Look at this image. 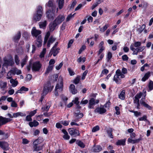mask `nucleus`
Here are the masks:
<instances>
[{
  "mask_svg": "<svg viewBox=\"0 0 153 153\" xmlns=\"http://www.w3.org/2000/svg\"><path fill=\"white\" fill-rule=\"evenodd\" d=\"M63 84L62 76L59 77L58 83L56 85L54 91V94L56 96L59 95V93H61L63 90Z\"/></svg>",
  "mask_w": 153,
  "mask_h": 153,
  "instance_id": "nucleus-1",
  "label": "nucleus"
},
{
  "mask_svg": "<svg viewBox=\"0 0 153 153\" xmlns=\"http://www.w3.org/2000/svg\"><path fill=\"white\" fill-rule=\"evenodd\" d=\"M53 88V86H51V83L50 82H48L46 84H45L43 90V95L41 97L40 101L42 102V101L44 98L43 96L47 94L49 91H51Z\"/></svg>",
  "mask_w": 153,
  "mask_h": 153,
  "instance_id": "nucleus-2",
  "label": "nucleus"
},
{
  "mask_svg": "<svg viewBox=\"0 0 153 153\" xmlns=\"http://www.w3.org/2000/svg\"><path fill=\"white\" fill-rule=\"evenodd\" d=\"M43 10L41 6H39L37 8L36 14L33 16V19L36 21H39L41 19L43 14Z\"/></svg>",
  "mask_w": 153,
  "mask_h": 153,
  "instance_id": "nucleus-3",
  "label": "nucleus"
},
{
  "mask_svg": "<svg viewBox=\"0 0 153 153\" xmlns=\"http://www.w3.org/2000/svg\"><path fill=\"white\" fill-rule=\"evenodd\" d=\"M42 65L39 61H36L33 62L32 67V69L33 71H39L42 67Z\"/></svg>",
  "mask_w": 153,
  "mask_h": 153,
  "instance_id": "nucleus-4",
  "label": "nucleus"
},
{
  "mask_svg": "<svg viewBox=\"0 0 153 153\" xmlns=\"http://www.w3.org/2000/svg\"><path fill=\"white\" fill-rule=\"evenodd\" d=\"M120 70H117L116 72V74L114 75L113 80L115 81V82L118 84H120L121 82V78L120 76Z\"/></svg>",
  "mask_w": 153,
  "mask_h": 153,
  "instance_id": "nucleus-5",
  "label": "nucleus"
},
{
  "mask_svg": "<svg viewBox=\"0 0 153 153\" xmlns=\"http://www.w3.org/2000/svg\"><path fill=\"white\" fill-rule=\"evenodd\" d=\"M53 10H49L47 11L46 13V16L47 18L50 20H53L55 17V15L53 12Z\"/></svg>",
  "mask_w": 153,
  "mask_h": 153,
  "instance_id": "nucleus-6",
  "label": "nucleus"
},
{
  "mask_svg": "<svg viewBox=\"0 0 153 153\" xmlns=\"http://www.w3.org/2000/svg\"><path fill=\"white\" fill-rule=\"evenodd\" d=\"M68 131L69 134L71 135L76 136L79 135V131L74 128H69Z\"/></svg>",
  "mask_w": 153,
  "mask_h": 153,
  "instance_id": "nucleus-7",
  "label": "nucleus"
},
{
  "mask_svg": "<svg viewBox=\"0 0 153 153\" xmlns=\"http://www.w3.org/2000/svg\"><path fill=\"white\" fill-rule=\"evenodd\" d=\"M64 19V16L62 15H59L56 18L54 22L58 25L61 23Z\"/></svg>",
  "mask_w": 153,
  "mask_h": 153,
  "instance_id": "nucleus-8",
  "label": "nucleus"
},
{
  "mask_svg": "<svg viewBox=\"0 0 153 153\" xmlns=\"http://www.w3.org/2000/svg\"><path fill=\"white\" fill-rule=\"evenodd\" d=\"M0 147L4 150H7L9 149V144L6 142L0 141Z\"/></svg>",
  "mask_w": 153,
  "mask_h": 153,
  "instance_id": "nucleus-9",
  "label": "nucleus"
},
{
  "mask_svg": "<svg viewBox=\"0 0 153 153\" xmlns=\"http://www.w3.org/2000/svg\"><path fill=\"white\" fill-rule=\"evenodd\" d=\"M41 31L39 30H37L36 29L35 27H33L31 31V33L33 36L37 37L39 36L41 33Z\"/></svg>",
  "mask_w": 153,
  "mask_h": 153,
  "instance_id": "nucleus-10",
  "label": "nucleus"
},
{
  "mask_svg": "<svg viewBox=\"0 0 153 153\" xmlns=\"http://www.w3.org/2000/svg\"><path fill=\"white\" fill-rule=\"evenodd\" d=\"M106 111V110L104 108L103 106L102 107L101 106L100 108L98 107L94 111L95 113H98L100 114L105 113Z\"/></svg>",
  "mask_w": 153,
  "mask_h": 153,
  "instance_id": "nucleus-11",
  "label": "nucleus"
},
{
  "mask_svg": "<svg viewBox=\"0 0 153 153\" xmlns=\"http://www.w3.org/2000/svg\"><path fill=\"white\" fill-rule=\"evenodd\" d=\"M10 121V120L9 119L3 117L2 116H0V126L2 125L5 124Z\"/></svg>",
  "mask_w": 153,
  "mask_h": 153,
  "instance_id": "nucleus-12",
  "label": "nucleus"
},
{
  "mask_svg": "<svg viewBox=\"0 0 153 153\" xmlns=\"http://www.w3.org/2000/svg\"><path fill=\"white\" fill-rule=\"evenodd\" d=\"M10 73L12 74L13 75H15V74L19 75L22 73V72L20 70L18 69L17 68H14L8 72V74Z\"/></svg>",
  "mask_w": 153,
  "mask_h": 153,
  "instance_id": "nucleus-13",
  "label": "nucleus"
},
{
  "mask_svg": "<svg viewBox=\"0 0 153 153\" xmlns=\"http://www.w3.org/2000/svg\"><path fill=\"white\" fill-rule=\"evenodd\" d=\"M146 96V94L140 100V103L144 107L148 108L149 110H151L152 108V107L148 105V104H146L143 100L145 99V97Z\"/></svg>",
  "mask_w": 153,
  "mask_h": 153,
  "instance_id": "nucleus-14",
  "label": "nucleus"
},
{
  "mask_svg": "<svg viewBox=\"0 0 153 153\" xmlns=\"http://www.w3.org/2000/svg\"><path fill=\"white\" fill-rule=\"evenodd\" d=\"M141 45V42H135L134 43L131 44L130 46V49L131 50L134 49V48H138Z\"/></svg>",
  "mask_w": 153,
  "mask_h": 153,
  "instance_id": "nucleus-15",
  "label": "nucleus"
},
{
  "mask_svg": "<svg viewBox=\"0 0 153 153\" xmlns=\"http://www.w3.org/2000/svg\"><path fill=\"white\" fill-rule=\"evenodd\" d=\"M60 48H53V47L51 49L50 53H51V55L53 54V55L55 56L59 52Z\"/></svg>",
  "mask_w": 153,
  "mask_h": 153,
  "instance_id": "nucleus-16",
  "label": "nucleus"
},
{
  "mask_svg": "<svg viewBox=\"0 0 153 153\" xmlns=\"http://www.w3.org/2000/svg\"><path fill=\"white\" fill-rule=\"evenodd\" d=\"M4 63L3 65L6 66H12L14 64L13 61L11 60H7L5 59V58L4 59Z\"/></svg>",
  "mask_w": 153,
  "mask_h": 153,
  "instance_id": "nucleus-17",
  "label": "nucleus"
},
{
  "mask_svg": "<svg viewBox=\"0 0 153 153\" xmlns=\"http://www.w3.org/2000/svg\"><path fill=\"white\" fill-rule=\"evenodd\" d=\"M56 38L53 37V36H51L49 38L47 44V47L48 48L50 47V45L52 44L55 41Z\"/></svg>",
  "mask_w": 153,
  "mask_h": 153,
  "instance_id": "nucleus-18",
  "label": "nucleus"
},
{
  "mask_svg": "<svg viewBox=\"0 0 153 153\" xmlns=\"http://www.w3.org/2000/svg\"><path fill=\"white\" fill-rule=\"evenodd\" d=\"M69 90L73 94H76L77 92V90L75 88L74 85L73 84H71L69 87Z\"/></svg>",
  "mask_w": 153,
  "mask_h": 153,
  "instance_id": "nucleus-19",
  "label": "nucleus"
},
{
  "mask_svg": "<svg viewBox=\"0 0 153 153\" xmlns=\"http://www.w3.org/2000/svg\"><path fill=\"white\" fill-rule=\"evenodd\" d=\"M95 104V99L94 98H91L89 100L88 108H94L93 106Z\"/></svg>",
  "mask_w": 153,
  "mask_h": 153,
  "instance_id": "nucleus-20",
  "label": "nucleus"
},
{
  "mask_svg": "<svg viewBox=\"0 0 153 153\" xmlns=\"http://www.w3.org/2000/svg\"><path fill=\"white\" fill-rule=\"evenodd\" d=\"M51 106L49 103H47L45 105L42 107L41 109L42 111H48Z\"/></svg>",
  "mask_w": 153,
  "mask_h": 153,
  "instance_id": "nucleus-21",
  "label": "nucleus"
},
{
  "mask_svg": "<svg viewBox=\"0 0 153 153\" xmlns=\"http://www.w3.org/2000/svg\"><path fill=\"white\" fill-rule=\"evenodd\" d=\"M41 39L42 37L41 35L39 36L37 38L36 44L38 47H40L42 45V41Z\"/></svg>",
  "mask_w": 153,
  "mask_h": 153,
  "instance_id": "nucleus-22",
  "label": "nucleus"
},
{
  "mask_svg": "<svg viewBox=\"0 0 153 153\" xmlns=\"http://www.w3.org/2000/svg\"><path fill=\"white\" fill-rule=\"evenodd\" d=\"M57 25L56 24L54 21L53 22L50 23L49 25V28L50 30L51 31H53L55 29Z\"/></svg>",
  "mask_w": 153,
  "mask_h": 153,
  "instance_id": "nucleus-23",
  "label": "nucleus"
},
{
  "mask_svg": "<svg viewBox=\"0 0 153 153\" xmlns=\"http://www.w3.org/2000/svg\"><path fill=\"white\" fill-rule=\"evenodd\" d=\"M29 90L28 88L25 87L24 86H22L21 87L20 89L18 90L16 93V94L18 93H23V91H27Z\"/></svg>",
  "mask_w": 153,
  "mask_h": 153,
  "instance_id": "nucleus-24",
  "label": "nucleus"
},
{
  "mask_svg": "<svg viewBox=\"0 0 153 153\" xmlns=\"http://www.w3.org/2000/svg\"><path fill=\"white\" fill-rule=\"evenodd\" d=\"M143 94L142 92L137 93L134 97V101L136 102H140L139 99L141 97Z\"/></svg>",
  "mask_w": 153,
  "mask_h": 153,
  "instance_id": "nucleus-25",
  "label": "nucleus"
},
{
  "mask_svg": "<svg viewBox=\"0 0 153 153\" xmlns=\"http://www.w3.org/2000/svg\"><path fill=\"white\" fill-rule=\"evenodd\" d=\"M126 141V139L118 140L116 142V144L117 146H124L125 145Z\"/></svg>",
  "mask_w": 153,
  "mask_h": 153,
  "instance_id": "nucleus-26",
  "label": "nucleus"
},
{
  "mask_svg": "<svg viewBox=\"0 0 153 153\" xmlns=\"http://www.w3.org/2000/svg\"><path fill=\"white\" fill-rule=\"evenodd\" d=\"M46 20H44L43 22H40L39 23V25L40 28L45 29L47 25Z\"/></svg>",
  "mask_w": 153,
  "mask_h": 153,
  "instance_id": "nucleus-27",
  "label": "nucleus"
},
{
  "mask_svg": "<svg viewBox=\"0 0 153 153\" xmlns=\"http://www.w3.org/2000/svg\"><path fill=\"white\" fill-rule=\"evenodd\" d=\"M150 75V72L149 71L148 72L145 74L144 76L142 78L141 80L143 82L146 81V80L148 79Z\"/></svg>",
  "mask_w": 153,
  "mask_h": 153,
  "instance_id": "nucleus-28",
  "label": "nucleus"
},
{
  "mask_svg": "<svg viewBox=\"0 0 153 153\" xmlns=\"http://www.w3.org/2000/svg\"><path fill=\"white\" fill-rule=\"evenodd\" d=\"M29 124L31 127H33V126L36 127L38 126L39 123L36 120H34L33 122H30Z\"/></svg>",
  "mask_w": 153,
  "mask_h": 153,
  "instance_id": "nucleus-29",
  "label": "nucleus"
},
{
  "mask_svg": "<svg viewBox=\"0 0 153 153\" xmlns=\"http://www.w3.org/2000/svg\"><path fill=\"white\" fill-rule=\"evenodd\" d=\"M13 116L14 117H17L19 116L25 117L26 116V114L25 113L19 112L14 113L13 114Z\"/></svg>",
  "mask_w": 153,
  "mask_h": 153,
  "instance_id": "nucleus-30",
  "label": "nucleus"
},
{
  "mask_svg": "<svg viewBox=\"0 0 153 153\" xmlns=\"http://www.w3.org/2000/svg\"><path fill=\"white\" fill-rule=\"evenodd\" d=\"M93 150L95 152H99L102 150V148L100 146L98 145L94 147L93 148Z\"/></svg>",
  "mask_w": 153,
  "mask_h": 153,
  "instance_id": "nucleus-31",
  "label": "nucleus"
},
{
  "mask_svg": "<svg viewBox=\"0 0 153 153\" xmlns=\"http://www.w3.org/2000/svg\"><path fill=\"white\" fill-rule=\"evenodd\" d=\"M125 90H123L119 95V98L121 100H123L125 99Z\"/></svg>",
  "mask_w": 153,
  "mask_h": 153,
  "instance_id": "nucleus-32",
  "label": "nucleus"
},
{
  "mask_svg": "<svg viewBox=\"0 0 153 153\" xmlns=\"http://www.w3.org/2000/svg\"><path fill=\"white\" fill-rule=\"evenodd\" d=\"M53 0H49L48 3V6L49 7H51L52 10H54L55 8V7L53 4Z\"/></svg>",
  "mask_w": 153,
  "mask_h": 153,
  "instance_id": "nucleus-33",
  "label": "nucleus"
},
{
  "mask_svg": "<svg viewBox=\"0 0 153 153\" xmlns=\"http://www.w3.org/2000/svg\"><path fill=\"white\" fill-rule=\"evenodd\" d=\"M50 32L48 31V32H47L45 37L44 40V43H43L44 45H45L47 42L48 40L49 37L50 36Z\"/></svg>",
  "mask_w": 153,
  "mask_h": 153,
  "instance_id": "nucleus-34",
  "label": "nucleus"
},
{
  "mask_svg": "<svg viewBox=\"0 0 153 153\" xmlns=\"http://www.w3.org/2000/svg\"><path fill=\"white\" fill-rule=\"evenodd\" d=\"M21 36V34L20 32H19L13 38V40L15 42L19 40Z\"/></svg>",
  "mask_w": 153,
  "mask_h": 153,
  "instance_id": "nucleus-35",
  "label": "nucleus"
},
{
  "mask_svg": "<svg viewBox=\"0 0 153 153\" xmlns=\"http://www.w3.org/2000/svg\"><path fill=\"white\" fill-rule=\"evenodd\" d=\"M112 129L110 128H109L107 129L106 130V132L108 134V136L111 138H113V136L112 134Z\"/></svg>",
  "mask_w": 153,
  "mask_h": 153,
  "instance_id": "nucleus-36",
  "label": "nucleus"
},
{
  "mask_svg": "<svg viewBox=\"0 0 153 153\" xmlns=\"http://www.w3.org/2000/svg\"><path fill=\"white\" fill-rule=\"evenodd\" d=\"M10 83L12 84L11 86L13 87L16 86L18 84L17 81L15 80L14 79H12L10 80Z\"/></svg>",
  "mask_w": 153,
  "mask_h": 153,
  "instance_id": "nucleus-37",
  "label": "nucleus"
},
{
  "mask_svg": "<svg viewBox=\"0 0 153 153\" xmlns=\"http://www.w3.org/2000/svg\"><path fill=\"white\" fill-rule=\"evenodd\" d=\"M76 143L79 146L82 148H84L85 146L84 143L79 140H76Z\"/></svg>",
  "mask_w": 153,
  "mask_h": 153,
  "instance_id": "nucleus-38",
  "label": "nucleus"
},
{
  "mask_svg": "<svg viewBox=\"0 0 153 153\" xmlns=\"http://www.w3.org/2000/svg\"><path fill=\"white\" fill-rule=\"evenodd\" d=\"M53 67V65H49L48 68H47L45 74H48L51 71Z\"/></svg>",
  "mask_w": 153,
  "mask_h": 153,
  "instance_id": "nucleus-39",
  "label": "nucleus"
},
{
  "mask_svg": "<svg viewBox=\"0 0 153 153\" xmlns=\"http://www.w3.org/2000/svg\"><path fill=\"white\" fill-rule=\"evenodd\" d=\"M43 146H33V151H39L41 150L42 149Z\"/></svg>",
  "mask_w": 153,
  "mask_h": 153,
  "instance_id": "nucleus-40",
  "label": "nucleus"
},
{
  "mask_svg": "<svg viewBox=\"0 0 153 153\" xmlns=\"http://www.w3.org/2000/svg\"><path fill=\"white\" fill-rule=\"evenodd\" d=\"M28 59V57L27 56H26L24 59L22 60V61L21 63V65L22 67V68L26 64V62Z\"/></svg>",
  "mask_w": 153,
  "mask_h": 153,
  "instance_id": "nucleus-41",
  "label": "nucleus"
},
{
  "mask_svg": "<svg viewBox=\"0 0 153 153\" xmlns=\"http://www.w3.org/2000/svg\"><path fill=\"white\" fill-rule=\"evenodd\" d=\"M83 116V114L82 113H81L80 114H78L77 116L76 115L74 116V117L75 118L74 121L75 122L77 121L79 119L82 118Z\"/></svg>",
  "mask_w": 153,
  "mask_h": 153,
  "instance_id": "nucleus-42",
  "label": "nucleus"
},
{
  "mask_svg": "<svg viewBox=\"0 0 153 153\" xmlns=\"http://www.w3.org/2000/svg\"><path fill=\"white\" fill-rule=\"evenodd\" d=\"M64 3V0H59V9H61L63 6Z\"/></svg>",
  "mask_w": 153,
  "mask_h": 153,
  "instance_id": "nucleus-43",
  "label": "nucleus"
},
{
  "mask_svg": "<svg viewBox=\"0 0 153 153\" xmlns=\"http://www.w3.org/2000/svg\"><path fill=\"white\" fill-rule=\"evenodd\" d=\"M46 53V48H44L42 51L40 53L39 56L41 58L44 57Z\"/></svg>",
  "mask_w": 153,
  "mask_h": 153,
  "instance_id": "nucleus-44",
  "label": "nucleus"
},
{
  "mask_svg": "<svg viewBox=\"0 0 153 153\" xmlns=\"http://www.w3.org/2000/svg\"><path fill=\"white\" fill-rule=\"evenodd\" d=\"M149 87L150 91L153 89V82L150 80L149 84Z\"/></svg>",
  "mask_w": 153,
  "mask_h": 153,
  "instance_id": "nucleus-45",
  "label": "nucleus"
},
{
  "mask_svg": "<svg viewBox=\"0 0 153 153\" xmlns=\"http://www.w3.org/2000/svg\"><path fill=\"white\" fill-rule=\"evenodd\" d=\"M15 60L16 64L17 65H18L19 64L20 60L19 59V58L17 55H16L15 57Z\"/></svg>",
  "mask_w": 153,
  "mask_h": 153,
  "instance_id": "nucleus-46",
  "label": "nucleus"
},
{
  "mask_svg": "<svg viewBox=\"0 0 153 153\" xmlns=\"http://www.w3.org/2000/svg\"><path fill=\"white\" fill-rule=\"evenodd\" d=\"M7 83L6 82H1L0 85L1 86V88H6L7 86Z\"/></svg>",
  "mask_w": 153,
  "mask_h": 153,
  "instance_id": "nucleus-47",
  "label": "nucleus"
},
{
  "mask_svg": "<svg viewBox=\"0 0 153 153\" xmlns=\"http://www.w3.org/2000/svg\"><path fill=\"white\" fill-rule=\"evenodd\" d=\"M80 81V76H77L74 80L73 82L77 84Z\"/></svg>",
  "mask_w": 153,
  "mask_h": 153,
  "instance_id": "nucleus-48",
  "label": "nucleus"
},
{
  "mask_svg": "<svg viewBox=\"0 0 153 153\" xmlns=\"http://www.w3.org/2000/svg\"><path fill=\"white\" fill-rule=\"evenodd\" d=\"M75 14V13H74L73 15H72V14L71 13L68 15L67 17V18H66V21L67 22L69 21L71 18L74 17V16Z\"/></svg>",
  "mask_w": 153,
  "mask_h": 153,
  "instance_id": "nucleus-49",
  "label": "nucleus"
},
{
  "mask_svg": "<svg viewBox=\"0 0 153 153\" xmlns=\"http://www.w3.org/2000/svg\"><path fill=\"white\" fill-rule=\"evenodd\" d=\"M131 51H133V55H137L138 52H139L138 48H134V49Z\"/></svg>",
  "mask_w": 153,
  "mask_h": 153,
  "instance_id": "nucleus-50",
  "label": "nucleus"
},
{
  "mask_svg": "<svg viewBox=\"0 0 153 153\" xmlns=\"http://www.w3.org/2000/svg\"><path fill=\"white\" fill-rule=\"evenodd\" d=\"M39 139L36 140L33 143V146H36L39 143Z\"/></svg>",
  "mask_w": 153,
  "mask_h": 153,
  "instance_id": "nucleus-51",
  "label": "nucleus"
},
{
  "mask_svg": "<svg viewBox=\"0 0 153 153\" xmlns=\"http://www.w3.org/2000/svg\"><path fill=\"white\" fill-rule=\"evenodd\" d=\"M79 98L78 97H75L74 100L72 101V102L76 105L79 104V102L78 100Z\"/></svg>",
  "mask_w": 153,
  "mask_h": 153,
  "instance_id": "nucleus-52",
  "label": "nucleus"
},
{
  "mask_svg": "<svg viewBox=\"0 0 153 153\" xmlns=\"http://www.w3.org/2000/svg\"><path fill=\"white\" fill-rule=\"evenodd\" d=\"M109 72L108 70L106 69H104L103 70L100 76H102V74H107Z\"/></svg>",
  "mask_w": 153,
  "mask_h": 153,
  "instance_id": "nucleus-53",
  "label": "nucleus"
},
{
  "mask_svg": "<svg viewBox=\"0 0 153 153\" xmlns=\"http://www.w3.org/2000/svg\"><path fill=\"white\" fill-rule=\"evenodd\" d=\"M140 121H147V116L146 115H144L143 117L139 118Z\"/></svg>",
  "mask_w": 153,
  "mask_h": 153,
  "instance_id": "nucleus-54",
  "label": "nucleus"
},
{
  "mask_svg": "<svg viewBox=\"0 0 153 153\" xmlns=\"http://www.w3.org/2000/svg\"><path fill=\"white\" fill-rule=\"evenodd\" d=\"M99 127L98 126H96L94 127L92 130V131L93 132H95L99 130Z\"/></svg>",
  "mask_w": 153,
  "mask_h": 153,
  "instance_id": "nucleus-55",
  "label": "nucleus"
},
{
  "mask_svg": "<svg viewBox=\"0 0 153 153\" xmlns=\"http://www.w3.org/2000/svg\"><path fill=\"white\" fill-rule=\"evenodd\" d=\"M11 106L12 107H16L17 104L14 101H13L11 103Z\"/></svg>",
  "mask_w": 153,
  "mask_h": 153,
  "instance_id": "nucleus-56",
  "label": "nucleus"
},
{
  "mask_svg": "<svg viewBox=\"0 0 153 153\" xmlns=\"http://www.w3.org/2000/svg\"><path fill=\"white\" fill-rule=\"evenodd\" d=\"M122 58L123 61H126L128 60V57L125 54L122 56Z\"/></svg>",
  "mask_w": 153,
  "mask_h": 153,
  "instance_id": "nucleus-57",
  "label": "nucleus"
},
{
  "mask_svg": "<svg viewBox=\"0 0 153 153\" xmlns=\"http://www.w3.org/2000/svg\"><path fill=\"white\" fill-rule=\"evenodd\" d=\"M60 123L61 124H63L64 126H67L69 124L68 122L67 121H61Z\"/></svg>",
  "mask_w": 153,
  "mask_h": 153,
  "instance_id": "nucleus-58",
  "label": "nucleus"
},
{
  "mask_svg": "<svg viewBox=\"0 0 153 153\" xmlns=\"http://www.w3.org/2000/svg\"><path fill=\"white\" fill-rule=\"evenodd\" d=\"M68 70L71 76H73L74 75L75 73L73 71V70L70 68H68Z\"/></svg>",
  "mask_w": 153,
  "mask_h": 153,
  "instance_id": "nucleus-59",
  "label": "nucleus"
},
{
  "mask_svg": "<svg viewBox=\"0 0 153 153\" xmlns=\"http://www.w3.org/2000/svg\"><path fill=\"white\" fill-rule=\"evenodd\" d=\"M111 104V102L109 101H108L103 106L106 108H109L110 107Z\"/></svg>",
  "mask_w": 153,
  "mask_h": 153,
  "instance_id": "nucleus-60",
  "label": "nucleus"
},
{
  "mask_svg": "<svg viewBox=\"0 0 153 153\" xmlns=\"http://www.w3.org/2000/svg\"><path fill=\"white\" fill-rule=\"evenodd\" d=\"M36 111H37V110L36 109L33 111H31L29 113V115L31 117H32V116H34L36 113Z\"/></svg>",
  "mask_w": 153,
  "mask_h": 153,
  "instance_id": "nucleus-61",
  "label": "nucleus"
},
{
  "mask_svg": "<svg viewBox=\"0 0 153 153\" xmlns=\"http://www.w3.org/2000/svg\"><path fill=\"white\" fill-rule=\"evenodd\" d=\"M142 140V138L140 137L138 139L133 140V144L137 143H138L140 141Z\"/></svg>",
  "mask_w": 153,
  "mask_h": 153,
  "instance_id": "nucleus-62",
  "label": "nucleus"
},
{
  "mask_svg": "<svg viewBox=\"0 0 153 153\" xmlns=\"http://www.w3.org/2000/svg\"><path fill=\"white\" fill-rule=\"evenodd\" d=\"M29 141L26 138H23L22 139V143L23 144H27L28 143Z\"/></svg>",
  "mask_w": 153,
  "mask_h": 153,
  "instance_id": "nucleus-63",
  "label": "nucleus"
},
{
  "mask_svg": "<svg viewBox=\"0 0 153 153\" xmlns=\"http://www.w3.org/2000/svg\"><path fill=\"white\" fill-rule=\"evenodd\" d=\"M26 120L28 121H32V119L31 118V117L29 115H27L26 117Z\"/></svg>",
  "mask_w": 153,
  "mask_h": 153,
  "instance_id": "nucleus-64",
  "label": "nucleus"
}]
</instances>
